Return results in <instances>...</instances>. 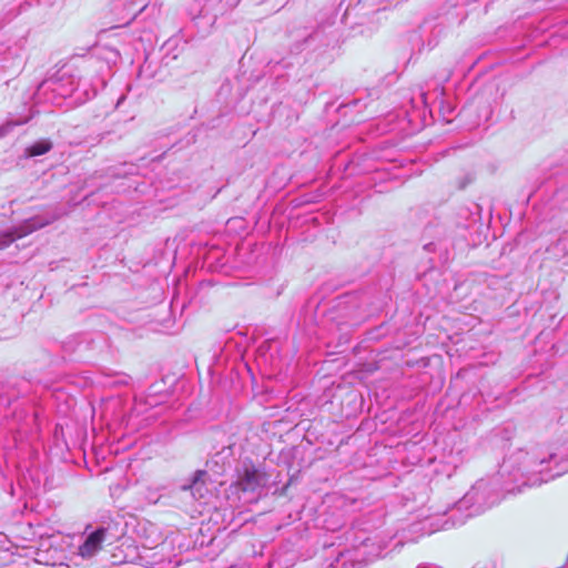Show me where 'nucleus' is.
<instances>
[{"instance_id": "nucleus-1", "label": "nucleus", "mask_w": 568, "mask_h": 568, "mask_svg": "<svg viewBox=\"0 0 568 568\" xmlns=\"http://www.w3.org/2000/svg\"><path fill=\"white\" fill-rule=\"evenodd\" d=\"M268 476L266 473L260 470L251 462L244 463L243 467L237 473L235 487L244 493H253L264 487L267 483Z\"/></svg>"}, {"instance_id": "nucleus-5", "label": "nucleus", "mask_w": 568, "mask_h": 568, "mask_svg": "<svg viewBox=\"0 0 568 568\" xmlns=\"http://www.w3.org/2000/svg\"><path fill=\"white\" fill-rule=\"evenodd\" d=\"M3 136V131L0 129V138Z\"/></svg>"}, {"instance_id": "nucleus-2", "label": "nucleus", "mask_w": 568, "mask_h": 568, "mask_svg": "<svg viewBox=\"0 0 568 568\" xmlns=\"http://www.w3.org/2000/svg\"><path fill=\"white\" fill-rule=\"evenodd\" d=\"M108 534L109 532L106 528H98L97 530L89 534L83 544L79 546V556L84 559L95 556L103 549V546L106 542Z\"/></svg>"}, {"instance_id": "nucleus-4", "label": "nucleus", "mask_w": 568, "mask_h": 568, "mask_svg": "<svg viewBox=\"0 0 568 568\" xmlns=\"http://www.w3.org/2000/svg\"><path fill=\"white\" fill-rule=\"evenodd\" d=\"M205 474H206V473H205L204 470H197V471L195 473V476H194L193 480H192V485H193V486H194V485H196V484H197V481H200V480L202 479V477H203Z\"/></svg>"}, {"instance_id": "nucleus-3", "label": "nucleus", "mask_w": 568, "mask_h": 568, "mask_svg": "<svg viewBox=\"0 0 568 568\" xmlns=\"http://www.w3.org/2000/svg\"><path fill=\"white\" fill-rule=\"evenodd\" d=\"M52 149L50 141H39L26 149V154L30 158L48 153Z\"/></svg>"}]
</instances>
